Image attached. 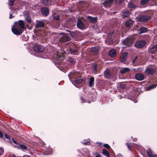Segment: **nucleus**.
Listing matches in <instances>:
<instances>
[{"label":"nucleus","mask_w":157,"mask_h":157,"mask_svg":"<svg viewBox=\"0 0 157 157\" xmlns=\"http://www.w3.org/2000/svg\"><path fill=\"white\" fill-rule=\"evenodd\" d=\"M65 53V52L63 50H60L58 52H56L53 55L54 59L57 63H61L64 58V54Z\"/></svg>","instance_id":"f257e3e1"},{"label":"nucleus","mask_w":157,"mask_h":157,"mask_svg":"<svg viewBox=\"0 0 157 157\" xmlns=\"http://www.w3.org/2000/svg\"><path fill=\"white\" fill-rule=\"evenodd\" d=\"M146 12L140 13L141 16H139L138 18V21L142 22L148 21L151 18L150 16L144 14Z\"/></svg>","instance_id":"f03ea898"},{"label":"nucleus","mask_w":157,"mask_h":157,"mask_svg":"<svg viewBox=\"0 0 157 157\" xmlns=\"http://www.w3.org/2000/svg\"><path fill=\"white\" fill-rule=\"evenodd\" d=\"M146 44V42L143 40H136L134 45L135 47L140 48L144 47Z\"/></svg>","instance_id":"7ed1b4c3"},{"label":"nucleus","mask_w":157,"mask_h":157,"mask_svg":"<svg viewBox=\"0 0 157 157\" xmlns=\"http://www.w3.org/2000/svg\"><path fill=\"white\" fill-rule=\"evenodd\" d=\"M68 77L70 80L71 82L74 85L73 82L71 81V78L75 80L79 77H81V75L79 73L77 72H71L68 75Z\"/></svg>","instance_id":"20e7f679"},{"label":"nucleus","mask_w":157,"mask_h":157,"mask_svg":"<svg viewBox=\"0 0 157 157\" xmlns=\"http://www.w3.org/2000/svg\"><path fill=\"white\" fill-rule=\"evenodd\" d=\"M13 26L14 27H13L12 28V31L13 33L17 35H21L23 31L16 26L14 25Z\"/></svg>","instance_id":"39448f33"},{"label":"nucleus","mask_w":157,"mask_h":157,"mask_svg":"<svg viewBox=\"0 0 157 157\" xmlns=\"http://www.w3.org/2000/svg\"><path fill=\"white\" fill-rule=\"evenodd\" d=\"M16 26L17 27L19 26L20 28L22 29H25V26L24 21L22 20H20L18 21L15 22L14 23L13 26Z\"/></svg>","instance_id":"423d86ee"},{"label":"nucleus","mask_w":157,"mask_h":157,"mask_svg":"<svg viewBox=\"0 0 157 157\" xmlns=\"http://www.w3.org/2000/svg\"><path fill=\"white\" fill-rule=\"evenodd\" d=\"M133 42L132 39L128 38L124 40L122 42L123 44L126 46H131Z\"/></svg>","instance_id":"0eeeda50"},{"label":"nucleus","mask_w":157,"mask_h":157,"mask_svg":"<svg viewBox=\"0 0 157 157\" xmlns=\"http://www.w3.org/2000/svg\"><path fill=\"white\" fill-rule=\"evenodd\" d=\"M155 71L154 68L147 67L146 68L145 72L148 75H152L154 74Z\"/></svg>","instance_id":"6e6552de"},{"label":"nucleus","mask_w":157,"mask_h":157,"mask_svg":"<svg viewBox=\"0 0 157 157\" xmlns=\"http://www.w3.org/2000/svg\"><path fill=\"white\" fill-rule=\"evenodd\" d=\"M23 15L25 18V20L28 23H31L32 21V19L29 13L28 12H25L24 13Z\"/></svg>","instance_id":"1a4fd4ad"},{"label":"nucleus","mask_w":157,"mask_h":157,"mask_svg":"<svg viewBox=\"0 0 157 157\" xmlns=\"http://www.w3.org/2000/svg\"><path fill=\"white\" fill-rule=\"evenodd\" d=\"M34 51L37 52H43L44 50V48L40 45H36L33 48Z\"/></svg>","instance_id":"9d476101"},{"label":"nucleus","mask_w":157,"mask_h":157,"mask_svg":"<svg viewBox=\"0 0 157 157\" xmlns=\"http://www.w3.org/2000/svg\"><path fill=\"white\" fill-rule=\"evenodd\" d=\"M87 18L92 24H96L98 20V17H92L90 16H88Z\"/></svg>","instance_id":"9b49d317"},{"label":"nucleus","mask_w":157,"mask_h":157,"mask_svg":"<svg viewBox=\"0 0 157 157\" xmlns=\"http://www.w3.org/2000/svg\"><path fill=\"white\" fill-rule=\"evenodd\" d=\"M131 69L130 68L127 67H121L120 68L119 73L121 74H124L127 72H129Z\"/></svg>","instance_id":"f8f14e48"},{"label":"nucleus","mask_w":157,"mask_h":157,"mask_svg":"<svg viewBox=\"0 0 157 157\" xmlns=\"http://www.w3.org/2000/svg\"><path fill=\"white\" fill-rule=\"evenodd\" d=\"M112 74L109 69H106L104 72V76L106 78H110L112 77Z\"/></svg>","instance_id":"ddd939ff"},{"label":"nucleus","mask_w":157,"mask_h":157,"mask_svg":"<svg viewBox=\"0 0 157 157\" xmlns=\"http://www.w3.org/2000/svg\"><path fill=\"white\" fill-rule=\"evenodd\" d=\"M70 38L66 35L65 33H63L62 36L60 38V40L63 42H66L70 41Z\"/></svg>","instance_id":"4468645a"},{"label":"nucleus","mask_w":157,"mask_h":157,"mask_svg":"<svg viewBox=\"0 0 157 157\" xmlns=\"http://www.w3.org/2000/svg\"><path fill=\"white\" fill-rule=\"evenodd\" d=\"M77 26L78 28L81 29H83L85 28L84 24L79 19H78L77 23Z\"/></svg>","instance_id":"2eb2a0df"},{"label":"nucleus","mask_w":157,"mask_h":157,"mask_svg":"<svg viewBox=\"0 0 157 157\" xmlns=\"http://www.w3.org/2000/svg\"><path fill=\"white\" fill-rule=\"evenodd\" d=\"M135 78L138 81H142L144 78V75L142 73H138L136 75Z\"/></svg>","instance_id":"dca6fc26"},{"label":"nucleus","mask_w":157,"mask_h":157,"mask_svg":"<svg viewBox=\"0 0 157 157\" xmlns=\"http://www.w3.org/2000/svg\"><path fill=\"white\" fill-rule=\"evenodd\" d=\"M148 29L145 27H142L138 30V33L139 34L145 33L148 31Z\"/></svg>","instance_id":"f3484780"},{"label":"nucleus","mask_w":157,"mask_h":157,"mask_svg":"<svg viewBox=\"0 0 157 157\" xmlns=\"http://www.w3.org/2000/svg\"><path fill=\"white\" fill-rule=\"evenodd\" d=\"M41 12L44 16H47L49 13V9L46 7H43L41 9Z\"/></svg>","instance_id":"a211bd4d"},{"label":"nucleus","mask_w":157,"mask_h":157,"mask_svg":"<svg viewBox=\"0 0 157 157\" xmlns=\"http://www.w3.org/2000/svg\"><path fill=\"white\" fill-rule=\"evenodd\" d=\"M44 24L42 21H38L35 25V28H39L43 27L44 26Z\"/></svg>","instance_id":"6ab92c4d"},{"label":"nucleus","mask_w":157,"mask_h":157,"mask_svg":"<svg viewBox=\"0 0 157 157\" xmlns=\"http://www.w3.org/2000/svg\"><path fill=\"white\" fill-rule=\"evenodd\" d=\"M94 79L93 77H91L90 79L89 82V86L90 87H93L94 86Z\"/></svg>","instance_id":"aec40b11"},{"label":"nucleus","mask_w":157,"mask_h":157,"mask_svg":"<svg viewBox=\"0 0 157 157\" xmlns=\"http://www.w3.org/2000/svg\"><path fill=\"white\" fill-rule=\"evenodd\" d=\"M127 58V55L126 53H123L120 57V60L122 62H124Z\"/></svg>","instance_id":"412c9836"},{"label":"nucleus","mask_w":157,"mask_h":157,"mask_svg":"<svg viewBox=\"0 0 157 157\" xmlns=\"http://www.w3.org/2000/svg\"><path fill=\"white\" fill-rule=\"evenodd\" d=\"M69 51L72 54L75 55H78V50L77 49L70 48L69 49Z\"/></svg>","instance_id":"4be33fe9"},{"label":"nucleus","mask_w":157,"mask_h":157,"mask_svg":"<svg viewBox=\"0 0 157 157\" xmlns=\"http://www.w3.org/2000/svg\"><path fill=\"white\" fill-rule=\"evenodd\" d=\"M130 12L128 10H125L122 13V17L124 18L128 17L130 14Z\"/></svg>","instance_id":"5701e85b"},{"label":"nucleus","mask_w":157,"mask_h":157,"mask_svg":"<svg viewBox=\"0 0 157 157\" xmlns=\"http://www.w3.org/2000/svg\"><path fill=\"white\" fill-rule=\"evenodd\" d=\"M116 51L115 50H111L109 52L108 54L111 57H114L116 54Z\"/></svg>","instance_id":"b1692460"},{"label":"nucleus","mask_w":157,"mask_h":157,"mask_svg":"<svg viewBox=\"0 0 157 157\" xmlns=\"http://www.w3.org/2000/svg\"><path fill=\"white\" fill-rule=\"evenodd\" d=\"M133 21L131 19L127 21L125 23V25L127 27H130L132 25Z\"/></svg>","instance_id":"393cba45"},{"label":"nucleus","mask_w":157,"mask_h":157,"mask_svg":"<svg viewBox=\"0 0 157 157\" xmlns=\"http://www.w3.org/2000/svg\"><path fill=\"white\" fill-rule=\"evenodd\" d=\"M102 154L107 157H110V153L109 152L105 149H103Z\"/></svg>","instance_id":"a878e982"},{"label":"nucleus","mask_w":157,"mask_h":157,"mask_svg":"<svg viewBox=\"0 0 157 157\" xmlns=\"http://www.w3.org/2000/svg\"><path fill=\"white\" fill-rule=\"evenodd\" d=\"M114 0H105V2H103V4L105 6H107L108 5H110V4H112Z\"/></svg>","instance_id":"bb28decb"},{"label":"nucleus","mask_w":157,"mask_h":157,"mask_svg":"<svg viewBox=\"0 0 157 157\" xmlns=\"http://www.w3.org/2000/svg\"><path fill=\"white\" fill-rule=\"evenodd\" d=\"M52 0H42V3L45 5H50L51 3Z\"/></svg>","instance_id":"cd10ccee"},{"label":"nucleus","mask_w":157,"mask_h":157,"mask_svg":"<svg viewBox=\"0 0 157 157\" xmlns=\"http://www.w3.org/2000/svg\"><path fill=\"white\" fill-rule=\"evenodd\" d=\"M80 77H79L74 80V81L76 83L79 84L83 81V78H80Z\"/></svg>","instance_id":"c85d7f7f"},{"label":"nucleus","mask_w":157,"mask_h":157,"mask_svg":"<svg viewBox=\"0 0 157 157\" xmlns=\"http://www.w3.org/2000/svg\"><path fill=\"white\" fill-rule=\"evenodd\" d=\"M157 50V44L152 47L151 48V52L152 54L154 53V52Z\"/></svg>","instance_id":"c756f323"},{"label":"nucleus","mask_w":157,"mask_h":157,"mask_svg":"<svg viewBox=\"0 0 157 157\" xmlns=\"http://www.w3.org/2000/svg\"><path fill=\"white\" fill-rule=\"evenodd\" d=\"M97 66L96 64H94L92 67L93 73L94 74H96L97 73Z\"/></svg>","instance_id":"7c9ffc66"},{"label":"nucleus","mask_w":157,"mask_h":157,"mask_svg":"<svg viewBox=\"0 0 157 157\" xmlns=\"http://www.w3.org/2000/svg\"><path fill=\"white\" fill-rule=\"evenodd\" d=\"M128 6L129 8L135 9L136 7V6L131 2L128 3Z\"/></svg>","instance_id":"2f4dec72"},{"label":"nucleus","mask_w":157,"mask_h":157,"mask_svg":"<svg viewBox=\"0 0 157 157\" xmlns=\"http://www.w3.org/2000/svg\"><path fill=\"white\" fill-rule=\"evenodd\" d=\"M157 86V85L155 84H153L151 85L150 86H148L147 87L146 90H149L151 89H152L154 88H155Z\"/></svg>","instance_id":"473e14b6"},{"label":"nucleus","mask_w":157,"mask_h":157,"mask_svg":"<svg viewBox=\"0 0 157 157\" xmlns=\"http://www.w3.org/2000/svg\"><path fill=\"white\" fill-rule=\"evenodd\" d=\"M147 154L149 157H154L155 155L152 154L151 149H148L147 152Z\"/></svg>","instance_id":"72a5a7b5"},{"label":"nucleus","mask_w":157,"mask_h":157,"mask_svg":"<svg viewBox=\"0 0 157 157\" xmlns=\"http://www.w3.org/2000/svg\"><path fill=\"white\" fill-rule=\"evenodd\" d=\"M98 50V47L95 46L92 48L91 49V51L92 52H96Z\"/></svg>","instance_id":"f704fd0d"},{"label":"nucleus","mask_w":157,"mask_h":157,"mask_svg":"<svg viewBox=\"0 0 157 157\" xmlns=\"http://www.w3.org/2000/svg\"><path fill=\"white\" fill-rule=\"evenodd\" d=\"M113 81L116 80L117 78V76L115 74H112V77L110 78Z\"/></svg>","instance_id":"c9c22d12"},{"label":"nucleus","mask_w":157,"mask_h":157,"mask_svg":"<svg viewBox=\"0 0 157 157\" xmlns=\"http://www.w3.org/2000/svg\"><path fill=\"white\" fill-rule=\"evenodd\" d=\"M149 0H141L140 1L141 4L142 5H144L148 3Z\"/></svg>","instance_id":"e433bc0d"},{"label":"nucleus","mask_w":157,"mask_h":157,"mask_svg":"<svg viewBox=\"0 0 157 157\" xmlns=\"http://www.w3.org/2000/svg\"><path fill=\"white\" fill-rule=\"evenodd\" d=\"M19 146L21 148L24 150H27L28 149L27 147L24 145L20 144Z\"/></svg>","instance_id":"4c0bfd02"},{"label":"nucleus","mask_w":157,"mask_h":157,"mask_svg":"<svg viewBox=\"0 0 157 157\" xmlns=\"http://www.w3.org/2000/svg\"><path fill=\"white\" fill-rule=\"evenodd\" d=\"M14 0H9L8 1V4L10 6H12L13 5Z\"/></svg>","instance_id":"58836bf2"},{"label":"nucleus","mask_w":157,"mask_h":157,"mask_svg":"<svg viewBox=\"0 0 157 157\" xmlns=\"http://www.w3.org/2000/svg\"><path fill=\"white\" fill-rule=\"evenodd\" d=\"M67 31L69 32L70 34L72 37H75V36H76L74 32H73L72 31Z\"/></svg>","instance_id":"ea45409f"},{"label":"nucleus","mask_w":157,"mask_h":157,"mask_svg":"<svg viewBox=\"0 0 157 157\" xmlns=\"http://www.w3.org/2000/svg\"><path fill=\"white\" fill-rule=\"evenodd\" d=\"M83 144L85 145H89L90 144V141H87L85 140L83 142Z\"/></svg>","instance_id":"a19ab883"},{"label":"nucleus","mask_w":157,"mask_h":157,"mask_svg":"<svg viewBox=\"0 0 157 157\" xmlns=\"http://www.w3.org/2000/svg\"><path fill=\"white\" fill-rule=\"evenodd\" d=\"M53 18L54 19L59 20V17L58 15H54L53 16Z\"/></svg>","instance_id":"79ce46f5"},{"label":"nucleus","mask_w":157,"mask_h":157,"mask_svg":"<svg viewBox=\"0 0 157 157\" xmlns=\"http://www.w3.org/2000/svg\"><path fill=\"white\" fill-rule=\"evenodd\" d=\"M15 17V14L12 13L10 12L9 18L10 19H12V18Z\"/></svg>","instance_id":"37998d69"},{"label":"nucleus","mask_w":157,"mask_h":157,"mask_svg":"<svg viewBox=\"0 0 157 157\" xmlns=\"http://www.w3.org/2000/svg\"><path fill=\"white\" fill-rule=\"evenodd\" d=\"M126 145L128 147V149L130 151H132V147H131V145L130 144H129L128 143H127Z\"/></svg>","instance_id":"c03bdc74"},{"label":"nucleus","mask_w":157,"mask_h":157,"mask_svg":"<svg viewBox=\"0 0 157 157\" xmlns=\"http://www.w3.org/2000/svg\"><path fill=\"white\" fill-rule=\"evenodd\" d=\"M4 152V148L2 147H0V156L3 154Z\"/></svg>","instance_id":"a18cd8bd"},{"label":"nucleus","mask_w":157,"mask_h":157,"mask_svg":"<svg viewBox=\"0 0 157 157\" xmlns=\"http://www.w3.org/2000/svg\"><path fill=\"white\" fill-rule=\"evenodd\" d=\"M94 155L95 156L94 157H102L101 155L97 152L95 153Z\"/></svg>","instance_id":"49530a36"},{"label":"nucleus","mask_w":157,"mask_h":157,"mask_svg":"<svg viewBox=\"0 0 157 157\" xmlns=\"http://www.w3.org/2000/svg\"><path fill=\"white\" fill-rule=\"evenodd\" d=\"M4 136L6 139H7L9 140L11 138L10 136L6 134V133H4Z\"/></svg>","instance_id":"de8ad7c7"},{"label":"nucleus","mask_w":157,"mask_h":157,"mask_svg":"<svg viewBox=\"0 0 157 157\" xmlns=\"http://www.w3.org/2000/svg\"><path fill=\"white\" fill-rule=\"evenodd\" d=\"M104 146L107 149H109L110 148V146L109 144H105L104 145Z\"/></svg>","instance_id":"09e8293b"},{"label":"nucleus","mask_w":157,"mask_h":157,"mask_svg":"<svg viewBox=\"0 0 157 157\" xmlns=\"http://www.w3.org/2000/svg\"><path fill=\"white\" fill-rule=\"evenodd\" d=\"M120 86L122 89H124L125 88V85L124 84L121 83L120 85Z\"/></svg>","instance_id":"8fccbe9b"},{"label":"nucleus","mask_w":157,"mask_h":157,"mask_svg":"<svg viewBox=\"0 0 157 157\" xmlns=\"http://www.w3.org/2000/svg\"><path fill=\"white\" fill-rule=\"evenodd\" d=\"M81 100H82V101H81V102L82 103H83V102H88L89 101H87L86 100H84V99L82 98V97H81Z\"/></svg>","instance_id":"3c124183"},{"label":"nucleus","mask_w":157,"mask_h":157,"mask_svg":"<svg viewBox=\"0 0 157 157\" xmlns=\"http://www.w3.org/2000/svg\"><path fill=\"white\" fill-rule=\"evenodd\" d=\"M0 137L3 138L4 137V134L0 131Z\"/></svg>","instance_id":"603ef678"},{"label":"nucleus","mask_w":157,"mask_h":157,"mask_svg":"<svg viewBox=\"0 0 157 157\" xmlns=\"http://www.w3.org/2000/svg\"><path fill=\"white\" fill-rule=\"evenodd\" d=\"M69 61L70 63H73V62H74V60H73V59H72L71 58H69Z\"/></svg>","instance_id":"864d4df0"},{"label":"nucleus","mask_w":157,"mask_h":157,"mask_svg":"<svg viewBox=\"0 0 157 157\" xmlns=\"http://www.w3.org/2000/svg\"><path fill=\"white\" fill-rule=\"evenodd\" d=\"M12 140L13 141V142L14 144H17V142H16V140H14L13 139H12Z\"/></svg>","instance_id":"5fc2aeb1"},{"label":"nucleus","mask_w":157,"mask_h":157,"mask_svg":"<svg viewBox=\"0 0 157 157\" xmlns=\"http://www.w3.org/2000/svg\"><path fill=\"white\" fill-rule=\"evenodd\" d=\"M137 57H136V58H135V59H134L133 60V61H132V63H135V61H136V59Z\"/></svg>","instance_id":"6e6d98bb"},{"label":"nucleus","mask_w":157,"mask_h":157,"mask_svg":"<svg viewBox=\"0 0 157 157\" xmlns=\"http://www.w3.org/2000/svg\"><path fill=\"white\" fill-rule=\"evenodd\" d=\"M117 157H122V156L121 155V154H119L117 155Z\"/></svg>","instance_id":"4d7b16f0"},{"label":"nucleus","mask_w":157,"mask_h":157,"mask_svg":"<svg viewBox=\"0 0 157 157\" xmlns=\"http://www.w3.org/2000/svg\"><path fill=\"white\" fill-rule=\"evenodd\" d=\"M137 139L136 138H135L133 139V141H135V142L136 141H137Z\"/></svg>","instance_id":"13d9d810"},{"label":"nucleus","mask_w":157,"mask_h":157,"mask_svg":"<svg viewBox=\"0 0 157 157\" xmlns=\"http://www.w3.org/2000/svg\"><path fill=\"white\" fill-rule=\"evenodd\" d=\"M139 68H136V71H139Z\"/></svg>","instance_id":"bf43d9fd"},{"label":"nucleus","mask_w":157,"mask_h":157,"mask_svg":"<svg viewBox=\"0 0 157 157\" xmlns=\"http://www.w3.org/2000/svg\"><path fill=\"white\" fill-rule=\"evenodd\" d=\"M119 99H121L122 97V96L121 97V95L119 96Z\"/></svg>","instance_id":"052dcab7"},{"label":"nucleus","mask_w":157,"mask_h":157,"mask_svg":"<svg viewBox=\"0 0 157 157\" xmlns=\"http://www.w3.org/2000/svg\"><path fill=\"white\" fill-rule=\"evenodd\" d=\"M105 42H106V44H107V39H106V40H105ZM108 44H109V43H108Z\"/></svg>","instance_id":"680f3d73"},{"label":"nucleus","mask_w":157,"mask_h":157,"mask_svg":"<svg viewBox=\"0 0 157 157\" xmlns=\"http://www.w3.org/2000/svg\"><path fill=\"white\" fill-rule=\"evenodd\" d=\"M154 157H157V155H155Z\"/></svg>","instance_id":"e2e57ef3"},{"label":"nucleus","mask_w":157,"mask_h":157,"mask_svg":"<svg viewBox=\"0 0 157 157\" xmlns=\"http://www.w3.org/2000/svg\"><path fill=\"white\" fill-rule=\"evenodd\" d=\"M133 70H135L136 71V69H135V68H133Z\"/></svg>","instance_id":"0e129e2a"},{"label":"nucleus","mask_w":157,"mask_h":157,"mask_svg":"<svg viewBox=\"0 0 157 157\" xmlns=\"http://www.w3.org/2000/svg\"><path fill=\"white\" fill-rule=\"evenodd\" d=\"M137 102V101H134V102L135 103H136Z\"/></svg>","instance_id":"69168bd1"},{"label":"nucleus","mask_w":157,"mask_h":157,"mask_svg":"<svg viewBox=\"0 0 157 157\" xmlns=\"http://www.w3.org/2000/svg\"><path fill=\"white\" fill-rule=\"evenodd\" d=\"M121 1H121V0H119V2H121Z\"/></svg>","instance_id":"338daca9"},{"label":"nucleus","mask_w":157,"mask_h":157,"mask_svg":"<svg viewBox=\"0 0 157 157\" xmlns=\"http://www.w3.org/2000/svg\"><path fill=\"white\" fill-rule=\"evenodd\" d=\"M10 143H11V142H12V141H11V140H10Z\"/></svg>","instance_id":"774afa93"}]
</instances>
